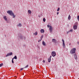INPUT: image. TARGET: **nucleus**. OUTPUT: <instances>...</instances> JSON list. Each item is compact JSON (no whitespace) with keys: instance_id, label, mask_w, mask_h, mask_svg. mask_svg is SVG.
<instances>
[{"instance_id":"nucleus-40","label":"nucleus","mask_w":79,"mask_h":79,"mask_svg":"<svg viewBox=\"0 0 79 79\" xmlns=\"http://www.w3.org/2000/svg\"><path fill=\"white\" fill-rule=\"evenodd\" d=\"M38 16L39 17H40V15H39Z\"/></svg>"},{"instance_id":"nucleus-34","label":"nucleus","mask_w":79,"mask_h":79,"mask_svg":"<svg viewBox=\"0 0 79 79\" xmlns=\"http://www.w3.org/2000/svg\"><path fill=\"white\" fill-rule=\"evenodd\" d=\"M69 31H67V34H68V33H69Z\"/></svg>"},{"instance_id":"nucleus-8","label":"nucleus","mask_w":79,"mask_h":79,"mask_svg":"<svg viewBox=\"0 0 79 79\" xmlns=\"http://www.w3.org/2000/svg\"><path fill=\"white\" fill-rule=\"evenodd\" d=\"M52 42H53V43H55V44L56 43V40H55V39H52Z\"/></svg>"},{"instance_id":"nucleus-3","label":"nucleus","mask_w":79,"mask_h":79,"mask_svg":"<svg viewBox=\"0 0 79 79\" xmlns=\"http://www.w3.org/2000/svg\"><path fill=\"white\" fill-rule=\"evenodd\" d=\"M23 35L21 34H19L18 35V39H23Z\"/></svg>"},{"instance_id":"nucleus-27","label":"nucleus","mask_w":79,"mask_h":79,"mask_svg":"<svg viewBox=\"0 0 79 79\" xmlns=\"http://www.w3.org/2000/svg\"><path fill=\"white\" fill-rule=\"evenodd\" d=\"M69 32H73V30H70L69 31Z\"/></svg>"},{"instance_id":"nucleus-10","label":"nucleus","mask_w":79,"mask_h":79,"mask_svg":"<svg viewBox=\"0 0 79 79\" xmlns=\"http://www.w3.org/2000/svg\"><path fill=\"white\" fill-rule=\"evenodd\" d=\"M52 26H50L49 27V31L50 32H52Z\"/></svg>"},{"instance_id":"nucleus-2","label":"nucleus","mask_w":79,"mask_h":79,"mask_svg":"<svg viewBox=\"0 0 79 79\" xmlns=\"http://www.w3.org/2000/svg\"><path fill=\"white\" fill-rule=\"evenodd\" d=\"M76 49L75 48H74L73 49L70 50V53L71 54H75L76 53Z\"/></svg>"},{"instance_id":"nucleus-17","label":"nucleus","mask_w":79,"mask_h":79,"mask_svg":"<svg viewBox=\"0 0 79 79\" xmlns=\"http://www.w3.org/2000/svg\"><path fill=\"white\" fill-rule=\"evenodd\" d=\"M22 26V25H21V24L19 23V24L18 25V26H19L20 27V26Z\"/></svg>"},{"instance_id":"nucleus-24","label":"nucleus","mask_w":79,"mask_h":79,"mask_svg":"<svg viewBox=\"0 0 79 79\" xmlns=\"http://www.w3.org/2000/svg\"><path fill=\"white\" fill-rule=\"evenodd\" d=\"M43 37H44V36L43 35H42L41 36V37L40 39H41V40H42V38H43Z\"/></svg>"},{"instance_id":"nucleus-26","label":"nucleus","mask_w":79,"mask_h":79,"mask_svg":"<svg viewBox=\"0 0 79 79\" xmlns=\"http://www.w3.org/2000/svg\"><path fill=\"white\" fill-rule=\"evenodd\" d=\"M42 40V39H40L38 40V42H40Z\"/></svg>"},{"instance_id":"nucleus-22","label":"nucleus","mask_w":79,"mask_h":79,"mask_svg":"<svg viewBox=\"0 0 79 79\" xmlns=\"http://www.w3.org/2000/svg\"><path fill=\"white\" fill-rule=\"evenodd\" d=\"M43 20L44 22H45V21H46V19H45V18H43Z\"/></svg>"},{"instance_id":"nucleus-20","label":"nucleus","mask_w":79,"mask_h":79,"mask_svg":"<svg viewBox=\"0 0 79 79\" xmlns=\"http://www.w3.org/2000/svg\"><path fill=\"white\" fill-rule=\"evenodd\" d=\"M3 65V63H1L0 64V67H2V66Z\"/></svg>"},{"instance_id":"nucleus-13","label":"nucleus","mask_w":79,"mask_h":79,"mask_svg":"<svg viewBox=\"0 0 79 79\" xmlns=\"http://www.w3.org/2000/svg\"><path fill=\"white\" fill-rule=\"evenodd\" d=\"M44 30L43 29H42L40 30V32H41V33H44Z\"/></svg>"},{"instance_id":"nucleus-33","label":"nucleus","mask_w":79,"mask_h":79,"mask_svg":"<svg viewBox=\"0 0 79 79\" xmlns=\"http://www.w3.org/2000/svg\"><path fill=\"white\" fill-rule=\"evenodd\" d=\"M77 44H78V45L79 44V42H77Z\"/></svg>"},{"instance_id":"nucleus-38","label":"nucleus","mask_w":79,"mask_h":79,"mask_svg":"<svg viewBox=\"0 0 79 79\" xmlns=\"http://www.w3.org/2000/svg\"><path fill=\"white\" fill-rule=\"evenodd\" d=\"M69 45H71V43H70V44H69Z\"/></svg>"},{"instance_id":"nucleus-19","label":"nucleus","mask_w":79,"mask_h":79,"mask_svg":"<svg viewBox=\"0 0 79 79\" xmlns=\"http://www.w3.org/2000/svg\"><path fill=\"white\" fill-rule=\"evenodd\" d=\"M14 58L15 60H16L17 59V56H15L14 57Z\"/></svg>"},{"instance_id":"nucleus-21","label":"nucleus","mask_w":79,"mask_h":79,"mask_svg":"<svg viewBox=\"0 0 79 79\" xmlns=\"http://www.w3.org/2000/svg\"><path fill=\"white\" fill-rule=\"evenodd\" d=\"M28 66H29V65L27 64L24 67V68H27Z\"/></svg>"},{"instance_id":"nucleus-28","label":"nucleus","mask_w":79,"mask_h":79,"mask_svg":"<svg viewBox=\"0 0 79 79\" xmlns=\"http://www.w3.org/2000/svg\"><path fill=\"white\" fill-rule=\"evenodd\" d=\"M47 27H50V26L49 25H47Z\"/></svg>"},{"instance_id":"nucleus-5","label":"nucleus","mask_w":79,"mask_h":79,"mask_svg":"<svg viewBox=\"0 0 79 79\" xmlns=\"http://www.w3.org/2000/svg\"><path fill=\"white\" fill-rule=\"evenodd\" d=\"M13 55V53L10 52V53H8L7 55L6 56V57H7V56H11Z\"/></svg>"},{"instance_id":"nucleus-30","label":"nucleus","mask_w":79,"mask_h":79,"mask_svg":"<svg viewBox=\"0 0 79 79\" xmlns=\"http://www.w3.org/2000/svg\"><path fill=\"white\" fill-rule=\"evenodd\" d=\"M52 58V56H51L49 58L50 59H51V58Z\"/></svg>"},{"instance_id":"nucleus-12","label":"nucleus","mask_w":79,"mask_h":79,"mask_svg":"<svg viewBox=\"0 0 79 79\" xmlns=\"http://www.w3.org/2000/svg\"><path fill=\"white\" fill-rule=\"evenodd\" d=\"M42 44L44 46H45L46 45V44L44 41H43Z\"/></svg>"},{"instance_id":"nucleus-18","label":"nucleus","mask_w":79,"mask_h":79,"mask_svg":"<svg viewBox=\"0 0 79 79\" xmlns=\"http://www.w3.org/2000/svg\"><path fill=\"white\" fill-rule=\"evenodd\" d=\"M34 35H37V32H36L35 33H34Z\"/></svg>"},{"instance_id":"nucleus-4","label":"nucleus","mask_w":79,"mask_h":79,"mask_svg":"<svg viewBox=\"0 0 79 79\" xmlns=\"http://www.w3.org/2000/svg\"><path fill=\"white\" fill-rule=\"evenodd\" d=\"M53 57H55L56 56V52L55 51H53L51 53Z\"/></svg>"},{"instance_id":"nucleus-7","label":"nucleus","mask_w":79,"mask_h":79,"mask_svg":"<svg viewBox=\"0 0 79 79\" xmlns=\"http://www.w3.org/2000/svg\"><path fill=\"white\" fill-rule=\"evenodd\" d=\"M62 42H63L62 45H63L64 48V47H65V44H64V40L62 39Z\"/></svg>"},{"instance_id":"nucleus-6","label":"nucleus","mask_w":79,"mask_h":79,"mask_svg":"<svg viewBox=\"0 0 79 79\" xmlns=\"http://www.w3.org/2000/svg\"><path fill=\"white\" fill-rule=\"evenodd\" d=\"M76 24L77 25H74L73 26V29H74V30H76V29H77V23H76Z\"/></svg>"},{"instance_id":"nucleus-1","label":"nucleus","mask_w":79,"mask_h":79,"mask_svg":"<svg viewBox=\"0 0 79 79\" xmlns=\"http://www.w3.org/2000/svg\"><path fill=\"white\" fill-rule=\"evenodd\" d=\"M7 13H8L9 15H10V16H13V18H15V15H14V13L13 12L12 10H8L7 11Z\"/></svg>"},{"instance_id":"nucleus-36","label":"nucleus","mask_w":79,"mask_h":79,"mask_svg":"<svg viewBox=\"0 0 79 79\" xmlns=\"http://www.w3.org/2000/svg\"><path fill=\"white\" fill-rule=\"evenodd\" d=\"M23 47H26V45H24L23 46Z\"/></svg>"},{"instance_id":"nucleus-37","label":"nucleus","mask_w":79,"mask_h":79,"mask_svg":"<svg viewBox=\"0 0 79 79\" xmlns=\"http://www.w3.org/2000/svg\"><path fill=\"white\" fill-rule=\"evenodd\" d=\"M14 58H13L12 59V60H14Z\"/></svg>"},{"instance_id":"nucleus-16","label":"nucleus","mask_w":79,"mask_h":79,"mask_svg":"<svg viewBox=\"0 0 79 79\" xmlns=\"http://www.w3.org/2000/svg\"><path fill=\"white\" fill-rule=\"evenodd\" d=\"M68 19L69 20H70V19H71V16H70V15H69V17H68Z\"/></svg>"},{"instance_id":"nucleus-14","label":"nucleus","mask_w":79,"mask_h":79,"mask_svg":"<svg viewBox=\"0 0 79 79\" xmlns=\"http://www.w3.org/2000/svg\"><path fill=\"white\" fill-rule=\"evenodd\" d=\"M48 61L49 63H50V61H51V59L48 58Z\"/></svg>"},{"instance_id":"nucleus-15","label":"nucleus","mask_w":79,"mask_h":79,"mask_svg":"<svg viewBox=\"0 0 79 79\" xmlns=\"http://www.w3.org/2000/svg\"><path fill=\"white\" fill-rule=\"evenodd\" d=\"M28 12L29 14H31V10H28Z\"/></svg>"},{"instance_id":"nucleus-32","label":"nucleus","mask_w":79,"mask_h":79,"mask_svg":"<svg viewBox=\"0 0 79 79\" xmlns=\"http://www.w3.org/2000/svg\"><path fill=\"white\" fill-rule=\"evenodd\" d=\"M58 14H59V12H57V15H58Z\"/></svg>"},{"instance_id":"nucleus-29","label":"nucleus","mask_w":79,"mask_h":79,"mask_svg":"<svg viewBox=\"0 0 79 79\" xmlns=\"http://www.w3.org/2000/svg\"><path fill=\"white\" fill-rule=\"evenodd\" d=\"M43 63H45V60H44L43 61Z\"/></svg>"},{"instance_id":"nucleus-11","label":"nucleus","mask_w":79,"mask_h":79,"mask_svg":"<svg viewBox=\"0 0 79 79\" xmlns=\"http://www.w3.org/2000/svg\"><path fill=\"white\" fill-rule=\"evenodd\" d=\"M3 18L5 21H7V18H6V16H4L3 17Z\"/></svg>"},{"instance_id":"nucleus-35","label":"nucleus","mask_w":79,"mask_h":79,"mask_svg":"<svg viewBox=\"0 0 79 79\" xmlns=\"http://www.w3.org/2000/svg\"><path fill=\"white\" fill-rule=\"evenodd\" d=\"M23 68H21L20 70H23Z\"/></svg>"},{"instance_id":"nucleus-39","label":"nucleus","mask_w":79,"mask_h":79,"mask_svg":"<svg viewBox=\"0 0 79 79\" xmlns=\"http://www.w3.org/2000/svg\"><path fill=\"white\" fill-rule=\"evenodd\" d=\"M23 75H24V73H23Z\"/></svg>"},{"instance_id":"nucleus-25","label":"nucleus","mask_w":79,"mask_h":79,"mask_svg":"<svg viewBox=\"0 0 79 79\" xmlns=\"http://www.w3.org/2000/svg\"><path fill=\"white\" fill-rule=\"evenodd\" d=\"M77 19L78 21H79V15L77 17Z\"/></svg>"},{"instance_id":"nucleus-23","label":"nucleus","mask_w":79,"mask_h":79,"mask_svg":"<svg viewBox=\"0 0 79 79\" xmlns=\"http://www.w3.org/2000/svg\"><path fill=\"white\" fill-rule=\"evenodd\" d=\"M60 8L58 7L57 10V11H60Z\"/></svg>"},{"instance_id":"nucleus-9","label":"nucleus","mask_w":79,"mask_h":79,"mask_svg":"<svg viewBox=\"0 0 79 79\" xmlns=\"http://www.w3.org/2000/svg\"><path fill=\"white\" fill-rule=\"evenodd\" d=\"M73 55H74L75 60H77V55H76V53L74 54Z\"/></svg>"},{"instance_id":"nucleus-31","label":"nucleus","mask_w":79,"mask_h":79,"mask_svg":"<svg viewBox=\"0 0 79 79\" xmlns=\"http://www.w3.org/2000/svg\"><path fill=\"white\" fill-rule=\"evenodd\" d=\"M12 63H14V61H13V60H12Z\"/></svg>"}]
</instances>
